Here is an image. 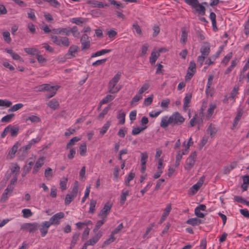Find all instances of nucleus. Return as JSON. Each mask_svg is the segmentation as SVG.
Listing matches in <instances>:
<instances>
[{
	"label": "nucleus",
	"mask_w": 249,
	"mask_h": 249,
	"mask_svg": "<svg viewBox=\"0 0 249 249\" xmlns=\"http://www.w3.org/2000/svg\"><path fill=\"white\" fill-rule=\"evenodd\" d=\"M121 75V73L118 72L115 74L110 81L108 85V90L109 92L115 93L120 90L121 87L119 85H118L117 83L120 79Z\"/></svg>",
	"instance_id": "nucleus-1"
},
{
	"label": "nucleus",
	"mask_w": 249,
	"mask_h": 249,
	"mask_svg": "<svg viewBox=\"0 0 249 249\" xmlns=\"http://www.w3.org/2000/svg\"><path fill=\"white\" fill-rule=\"evenodd\" d=\"M184 1L198 14L203 16L205 15V7L202 4L200 3L198 0H184Z\"/></svg>",
	"instance_id": "nucleus-2"
},
{
	"label": "nucleus",
	"mask_w": 249,
	"mask_h": 249,
	"mask_svg": "<svg viewBox=\"0 0 249 249\" xmlns=\"http://www.w3.org/2000/svg\"><path fill=\"white\" fill-rule=\"evenodd\" d=\"M59 87L58 86H52L50 84H43L38 87V90L40 91H46L48 92L46 94L47 98L53 97L56 93Z\"/></svg>",
	"instance_id": "nucleus-3"
},
{
	"label": "nucleus",
	"mask_w": 249,
	"mask_h": 249,
	"mask_svg": "<svg viewBox=\"0 0 249 249\" xmlns=\"http://www.w3.org/2000/svg\"><path fill=\"white\" fill-rule=\"evenodd\" d=\"M79 182L75 181L72 190L70 193L67 194L65 199V203L66 205H69L77 196L78 193Z\"/></svg>",
	"instance_id": "nucleus-4"
},
{
	"label": "nucleus",
	"mask_w": 249,
	"mask_h": 249,
	"mask_svg": "<svg viewBox=\"0 0 249 249\" xmlns=\"http://www.w3.org/2000/svg\"><path fill=\"white\" fill-rule=\"evenodd\" d=\"M51 39L54 44L59 46L68 47L70 44L69 39L67 36H53Z\"/></svg>",
	"instance_id": "nucleus-5"
},
{
	"label": "nucleus",
	"mask_w": 249,
	"mask_h": 249,
	"mask_svg": "<svg viewBox=\"0 0 249 249\" xmlns=\"http://www.w3.org/2000/svg\"><path fill=\"white\" fill-rule=\"evenodd\" d=\"M113 204L110 201L107 202L104 205L103 208L100 211L98 215L100 218L106 219L110 213Z\"/></svg>",
	"instance_id": "nucleus-6"
},
{
	"label": "nucleus",
	"mask_w": 249,
	"mask_h": 249,
	"mask_svg": "<svg viewBox=\"0 0 249 249\" xmlns=\"http://www.w3.org/2000/svg\"><path fill=\"white\" fill-rule=\"evenodd\" d=\"M196 152H194L188 157L186 160L185 164L184 165L185 170L189 171L193 168L196 162Z\"/></svg>",
	"instance_id": "nucleus-7"
},
{
	"label": "nucleus",
	"mask_w": 249,
	"mask_h": 249,
	"mask_svg": "<svg viewBox=\"0 0 249 249\" xmlns=\"http://www.w3.org/2000/svg\"><path fill=\"white\" fill-rule=\"evenodd\" d=\"M205 180V177L202 176L198 181L193 185L189 190L188 194L190 196L194 195L198 191L199 188L203 185Z\"/></svg>",
	"instance_id": "nucleus-8"
},
{
	"label": "nucleus",
	"mask_w": 249,
	"mask_h": 249,
	"mask_svg": "<svg viewBox=\"0 0 249 249\" xmlns=\"http://www.w3.org/2000/svg\"><path fill=\"white\" fill-rule=\"evenodd\" d=\"M173 125H180L185 121V118L178 112H175L171 115Z\"/></svg>",
	"instance_id": "nucleus-9"
},
{
	"label": "nucleus",
	"mask_w": 249,
	"mask_h": 249,
	"mask_svg": "<svg viewBox=\"0 0 249 249\" xmlns=\"http://www.w3.org/2000/svg\"><path fill=\"white\" fill-rule=\"evenodd\" d=\"M64 217V213L62 212H59L54 214L50 218L49 223L51 225H58L61 219Z\"/></svg>",
	"instance_id": "nucleus-10"
},
{
	"label": "nucleus",
	"mask_w": 249,
	"mask_h": 249,
	"mask_svg": "<svg viewBox=\"0 0 249 249\" xmlns=\"http://www.w3.org/2000/svg\"><path fill=\"white\" fill-rule=\"evenodd\" d=\"M78 47L76 45H71L69 49L68 53L65 54V58L62 61H65L67 59H71L76 56Z\"/></svg>",
	"instance_id": "nucleus-11"
},
{
	"label": "nucleus",
	"mask_w": 249,
	"mask_h": 249,
	"mask_svg": "<svg viewBox=\"0 0 249 249\" xmlns=\"http://www.w3.org/2000/svg\"><path fill=\"white\" fill-rule=\"evenodd\" d=\"M81 49L82 51L86 50L89 48L90 42L89 36L87 34H84L81 37Z\"/></svg>",
	"instance_id": "nucleus-12"
},
{
	"label": "nucleus",
	"mask_w": 249,
	"mask_h": 249,
	"mask_svg": "<svg viewBox=\"0 0 249 249\" xmlns=\"http://www.w3.org/2000/svg\"><path fill=\"white\" fill-rule=\"evenodd\" d=\"M169 125H173L171 115H165L161 118L160 126L161 128H166Z\"/></svg>",
	"instance_id": "nucleus-13"
},
{
	"label": "nucleus",
	"mask_w": 249,
	"mask_h": 249,
	"mask_svg": "<svg viewBox=\"0 0 249 249\" xmlns=\"http://www.w3.org/2000/svg\"><path fill=\"white\" fill-rule=\"evenodd\" d=\"M7 135H9L11 137L16 136V127L9 125L5 127L1 134V137L4 138Z\"/></svg>",
	"instance_id": "nucleus-14"
},
{
	"label": "nucleus",
	"mask_w": 249,
	"mask_h": 249,
	"mask_svg": "<svg viewBox=\"0 0 249 249\" xmlns=\"http://www.w3.org/2000/svg\"><path fill=\"white\" fill-rule=\"evenodd\" d=\"M171 210L172 206L171 204H167L166 207L163 209V213L160 220V223H162L166 219L167 217L169 216Z\"/></svg>",
	"instance_id": "nucleus-15"
},
{
	"label": "nucleus",
	"mask_w": 249,
	"mask_h": 249,
	"mask_svg": "<svg viewBox=\"0 0 249 249\" xmlns=\"http://www.w3.org/2000/svg\"><path fill=\"white\" fill-rule=\"evenodd\" d=\"M45 158L44 157H39L36 160L35 165L33 170V173L36 174L39 169L44 165Z\"/></svg>",
	"instance_id": "nucleus-16"
},
{
	"label": "nucleus",
	"mask_w": 249,
	"mask_h": 249,
	"mask_svg": "<svg viewBox=\"0 0 249 249\" xmlns=\"http://www.w3.org/2000/svg\"><path fill=\"white\" fill-rule=\"evenodd\" d=\"M217 130L215 126L211 124L207 128L206 134L211 138L213 139L217 133Z\"/></svg>",
	"instance_id": "nucleus-17"
},
{
	"label": "nucleus",
	"mask_w": 249,
	"mask_h": 249,
	"mask_svg": "<svg viewBox=\"0 0 249 249\" xmlns=\"http://www.w3.org/2000/svg\"><path fill=\"white\" fill-rule=\"evenodd\" d=\"M50 226V224L47 221H44L41 223L40 231L42 237H44L46 235Z\"/></svg>",
	"instance_id": "nucleus-18"
},
{
	"label": "nucleus",
	"mask_w": 249,
	"mask_h": 249,
	"mask_svg": "<svg viewBox=\"0 0 249 249\" xmlns=\"http://www.w3.org/2000/svg\"><path fill=\"white\" fill-rule=\"evenodd\" d=\"M54 33L55 34L65 35L69 36L72 30L70 28H59L54 29Z\"/></svg>",
	"instance_id": "nucleus-19"
},
{
	"label": "nucleus",
	"mask_w": 249,
	"mask_h": 249,
	"mask_svg": "<svg viewBox=\"0 0 249 249\" xmlns=\"http://www.w3.org/2000/svg\"><path fill=\"white\" fill-rule=\"evenodd\" d=\"M210 52V46L208 43H204L200 48L201 54L207 57Z\"/></svg>",
	"instance_id": "nucleus-20"
},
{
	"label": "nucleus",
	"mask_w": 249,
	"mask_h": 249,
	"mask_svg": "<svg viewBox=\"0 0 249 249\" xmlns=\"http://www.w3.org/2000/svg\"><path fill=\"white\" fill-rule=\"evenodd\" d=\"M88 3L92 7L104 8L107 6L106 4L96 0H90L88 1Z\"/></svg>",
	"instance_id": "nucleus-21"
},
{
	"label": "nucleus",
	"mask_w": 249,
	"mask_h": 249,
	"mask_svg": "<svg viewBox=\"0 0 249 249\" xmlns=\"http://www.w3.org/2000/svg\"><path fill=\"white\" fill-rule=\"evenodd\" d=\"M192 98V94L188 93L185 96L183 99V109L186 111L188 107H190V103Z\"/></svg>",
	"instance_id": "nucleus-22"
},
{
	"label": "nucleus",
	"mask_w": 249,
	"mask_h": 249,
	"mask_svg": "<svg viewBox=\"0 0 249 249\" xmlns=\"http://www.w3.org/2000/svg\"><path fill=\"white\" fill-rule=\"evenodd\" d=\"M129 195V191L124 189L121 192L120 196V202L121 205H124L126 200V197Z\"/></svg>",
	"instance_id": "nucleus-23"
},
{
	"label": "nucleus",
	"mask_w": 249,
	"mask_h": 249,
	"mask_svg": "<svg viewBox=\"0 0 249 249\" xmlns=\"http://www.w3.org/2000/svg\"><path fill=\"white\" fill-rule=\"evenodd\" d=\"M216 105L211 103L209 105L207 111L206 113V117L208 119H210L213 114L215 109L216 108Z\"/></svg>",
	"instance_id": "nucleus-24"
},
{
	"label": "nucleus",
	"mask_w": 249,
	"mask_h": 249,
	"mask_svg": "<svg viewBox=\"0 0 249 249\" xmlns=\"http://www.w3.org/2000/svg\"><path fill=\"white\" fill-rule=\"evenodd\" d=\"M202 122V119L197 116L196 114L190 121L189 124L191 127L195 126L196 124H199Z\"/></svg>",
	"instance_id": "nucleus-25"
},
{
	"label": "nucleus",
	"mask_w": 249,
	"mask_h": 249,
	"mask_svg": "<svg viewBox=\"0 0 249 249\" xmlns=\"http://www.w3.org/2000/svg\"><path fill=\"white\" fill-rule=\"evenodd\" d=\"M237 165L236 162H233L230 164L225 166L223 168V173L227 174L229 173L232 169L235 168Z\"/></svg>",
	"instance_id": "nucleus-26"
},
{
	"label": "nucleus",
	"mask_w": 249,
	"mask_h": 249,
	"mask_svg": "<svg viewBox=\"0 0 249 249\" xmlns=\"http://www.w3.org/2000/svg\"><path fill=\"white\" fill-rule=\"evenodd\" d=\"M125 113L123 110H120L118 112L117 116L120 124H123L125 122Z\"/></svg>",
	"instance_id": "nucleus-27"
},
{
	"label": "nucleus",
	"mask_w": 249,
	"mask_h": 249,
	"mask_svg": "<svg viewBox=\"0 0 249 249\" xmlns=\"http://www.w3.org/2000/svg\"><path fill=\"white\" fill-rule=\"evenodd\" d=\"M160 56L159 52L152 51L149 58V61L152 65H154L158 57Z\"/></svg>",
	"instance_id": "nucleus-28"
},
{
	"label": "nucleus",
	"mask_w": 249,
	"mask_h": 249,
	"mask_svg": "<svg viewBox=\"0 0 249 249\" xmlns=\"http://www.w3.org/2000/svg\"><path fill=\"white\" fill-rule=\"evenodd\" d=\"M115 98V96L113 95L108 94L106 97H105L100 102V107L103 104H107L111 101H112Z\"/></svg>",
	"instance_id": "nucleus-29"
},
{
	"label": "nucleus",
	"mask_w": 249,
	"mask_h": 249,
	"mask_svg": "<svg viewBox=\"0 0 249 249\" xmlns=\"http://www.w3.org/2000/svg\"><path fill=\"white\" fill-rule=\"evenodd\" d=\"M100 236L101 235H99L98 234L95 235L87 241L86 243L88 246H93L98 242Z\"/></svg>",
	"instance_id": "nucleus-30"
},
{
	"label": "nucleus",
	"mask_w": 249,
	"mask_h": 249,
	"mask_svg": "<svg viewBox=\"0 0 249 249\" xmlns=\"http://www.w3.org/2000/svg\"><path fill=\"white\" fill-rule=\"evenodd\" d=\"M209 18L212 21V26L213 31H217V28L216 27V15L215 13L213 12H211Z\"/></svg>",
	"instance_id": "nucleus-31"
},
{
	"label": "nucleus",
	"mask_w": 249,
	"mask_h": 249,
	"mask_svg": "<svg viewBox=\"0 0 249 249\" xmlns=\"http://www.w3.org/2000/svg\"><path fill=\"white\" fill-rule=\"evenodd\" d=\"M201 223V220L197 218H192L187 220L186 223L193 226H196Z\"/></svg>",
	"instance_id": "nucleus-32"
},
{
	"label": "nucleus",
	"mask_w": 249,
	"mask_h": 249,
	"mask_svg": "<svg viewBox=\"0 0 249 249\" xmlns=\"http://www.w3.org/2000/svg\"><path fill=\"white\" fill-rule=\"evenodd\" d=\"M111 51L112 50L111 49H103L100 51H97L95 53H93L91 54V57H94L101 56L102 55L105 54V53H110L111 52Z\"/></svg>",
	"instance_id": "nucleus-33"
},
{
	"label": "nucleus",
	"mask_w": 249,
	"mask_h": 249,
	"mask_svg": "<svg viewBox=\"0 0 249 249\" xmlns=\"http://www.w3.org/2000/svg\"><path fill=\"white\" fill-rule=\"evenodd\" d=\"M214 76L213 75H210L208 77V82L206 85L205 91L207 94L210 91V87L213 84V80Z\"/></svg>",
	"instance_id": "nucleus-34"
},
{
	"label": "nucleus",
	"mask_w": 249,
	"mask_h": 249,
	"mask_svg": "<svg viewBox=\"0 0 249 249\" xmlns=\"http://www.w3.org/2000/svg\"><path fill=\"white\" fill-rule=\"evenodd\" d=\"M47 105L51 108L55 110L58 107L59 103L56 99H53L47 103Z\"/></svg>",
	"instance_id": "nucleus-35"
},
{
	"label": "nucleus",
	"mask_w": 249,
	"mask_h": 249,
	"mask_svg": "<svg viewBox=\"0 0 249 249\" xmlns=\"http://www.w3.org/2000/svg\"><path fill=\"white\" fill-rule=\"evenodd\" d=\"M194 142L191 137H190L187 142L184 141L182 144V147L184 148L189 152V149L190 146L192 145Z\"/></svg>",
	"instance_id": "nucleus-36"
},
{
	"label": "nucleus",
	"mask_w": 249,
	"mask_h": 249,
	"mask_svg": "<svg viewBox=\"0 0 249 249\" xmlns=\"http://www.w3.org/2000/svg\"><path fill=\"white\" fill-rule=\"evenodd\" d=\"M187 36L188 32L186 30L185 28H182L181 29L180 42L183 44H185L187 41Z\"/></svg>",
	"instance_id": "nucleus-37"
},
{
	"label": "nucleus",
	"mask_w": 249,
	"mask_h": 249,
	"mask_svg": "<svg viewBox=\"0 0 249 249\" xmlns=\"http://www.w3.org/2000/svg\"><path fill=\"white\" fill-rule=\"evenodd\" d=\"M189 152L182 148L181 150H178L177 151V154L176 156V159L178 160H181L183 155L187 154Z\"/></svg>",
	"instance_id": "nucleus-38"
},
{
	"label": "nucleus",
	"mask_w": 249,
	"mask_h": 249,
	"mask_svg": "<svg viewBox=\"0 0 249 249\" xmlns=\"http://www.w3.org/2000/svg\"><path fill=\"white\" fill-rule=\"evenodd\" d=\"M87 152V145L86 143H83L79 146V154L81 156H85Z\"/></svg>",
	"instance_id": "nucleus-39"
},
{
	"label": "nucleus",
	"mask_w": 249,
	"mask_h": 249,
	"mask_svg": "<svg viewBox=\"0 0 249 249\" xmlns=\"http://www.w3.org/2000/svg\"><path fill=\"white\" fill-rule=\"evenodd\" d=\"M80 140V138H78L77 137H73L71 139L69 142L67 144V148L69 149L70 148H72L71 147L75 145L76 142L79 141Z\"/></svg>",
	"instance_id": "nucleus-40"
},
{
	"label": "nucleus",
	"mask_w": 249,
	"mask_h": 249,
	"mask_svg": "<svg viewBox=\"0 0 249 249\" xmlns=\"http://www.w3.org/2000/svg\"><path fill=\"white\" fill-rule=\"evenodd\" d=\"M68 182V178L64 177L60 180L59 185L60 188L62 191L65 190L67 189V184Z\"/></svg>",
	"instance_id": "nucleus-41"
},
{
	"label": "nucleus",
	"mask_w": 249,
	"mask_h": 249,
	"mask_svg": "<svg viewBox=\"0 0 249 249\" xmlns=\"http://www.w3.org/2000/svg\"><path fill=\"white\" fill-rule=\"evenodd\" d=\"M97 203V201L95 199H91L89 203V213H94L95 206Z\"/></svg>",
	"instance_id": "nucleus-42"
},
{
	"label": "nucleus",
	"mask_w": 249,
	"mask_h": 249,
	"mask_svg": "<svg viewBox=\"0 0 249 249\" xmlns=\"http://www.w3.org/2000/svg\"><path fill=\"white\" fill-rule=\"evenodd\" d=\"M238 89H239L238 87L235 86L233 88V89L231 93L230 96L229 97V99L232 100V102H234V97L238 93Z\"/></svg>",
	"instance_id": "nucleus-43"
},
{
	"label": "nucleus",
	"mask_w": 249,
	"mask_h": 249,
	"mask_svg": "<svg viewBox=\"0 0 249 249\" xmlns=\"http://www.w3.org/2000/svg\"><path fill=\"white\" fill-rule=\"evenodd\" d=\"M147 128V126H141L134 127L132 130V134L136 135L140 133L142 131Z\"/></svg>",
	"instance_id": "nucleus-44"
},
{
	"label": "nucleus",
	"mask_w": 249,
	"mask_h": 249,
	"mask_svg": "<svg viewBox=\"0 0 249 249\" xmlns=\"http://www.w3.org/2000/svg\"><path fill=\"white\" fill-rule=\"evenodd\" d=\"M111 124L110 121H107L101 128L100 133L103 135L108 130Z\"/></svg>",
	"instance_id": "nucleus-45"
},
{
	"label": "nucleus",
	"mask_w": 249,
	"mask_h": 249,
	"mask_svg": "<svg viewBox=\"0 0 249 249\" xmlns=\"http://www.w3.org/2000/svg\"><path fill=\"white\" fill-rule=\"evenodd\" d=\"M135 177V174L132 172H130L126 179H125V184L126 186H129V182L131 180H132Z\"/></svg>",
	"instance_id": "nucleus-46"
},
{
	"label": "nucleus",
	"mask_w": 249,
	"mask_h": 249,
	"mask_svg": "<svg viewBox=\"0 0 249 249\" xmlns=\"http://www.w3.org/2000/svg\"><path fill=\"white\" fill-rule=\"evenodd\" d=\"M232 56V53L231 52L229 53H228L223 59V60L221 61V64L224 65V66H226Z\"/></svg>",
	"instance_id": "nucleus-47"
},
{
	"label": "nucleus",
	"mask_w": 249,
	"mask_h": 249,
	"mask_svg": "<svg viewBox=\"0 0 249 249\" xmlns=\"http://www.w3.org/2000/svg\"><path fill=\"white\" fill-rule=\"evenodd\" d=\"M44 175L47 179H51L53 176L52 169L50 167L47 168L45 170Z\"/></svg>",
	"instance_id": "nucleus-48"
},
{
	"label": "nucleus",
	"mask_w": 249,
	"mask_h": 249,
	"mask_svg": "<svg viewBox=\"0 0 249 249\" xmlns=\"http://www.w3.org/2000/svg\"><path fill=\"white\" fill-rule=\"evenodd\" d=\"M148 159V154L147 153L142 152L141 153V164H146V163Z\"/></svg>",
	"instance_id": "nucleus-49"
},
{
	"label": "nucleus",
	"mask_w": 249,
	"mask_h": 249,
	"mask_svg": "<svg viewBox=\"0 0 249 249\" xmlns=\"http://www.w3.org/2000/svg\"><path fill=\"white\" fill-rule=\"evenodd\" d=\"M24 50L26 53L30 54L31 55H36L37 53H38V51L37 49L35 48H25Z\"/></svg>",
	"instance_id": "nucleus-50"
},
{
	"label": "nucleus",
	"mask_w": 249,
	"mask_h": 249,
	"mask_svg": "<svg viewBox=\"0 0 249 249\" xmlns=\"http://www.w3.org/2000/svg\"><path fill=\"white\" fill-rule=\"evenodd\" d=\"M33 161H30L28 162V165H26L23 168V176L26 175L32 168V166L34 164Z\"/></svg>",
	"instance_id": "nucleus-51"
},
{
	"label": "nucleus",
	"mask_w": 249,
	"mask_h": 249,
	"mask_svg": "<svg viewBox=\"0 0 249 249\" xmlns=\"http://www.w3.org/2000/svg\"><path fill=\"white\" fill-rule=\"evenodd\" d=\"M22 216L24 218H28L33 214L31 211L29 209H24L22 210Z\"/></svg>",
	"instance_id": "nucleus-52"
},
{
	"label": "nucleus",
	"mask_w": 249,
	"mask_h": 249,
	"mask_svg": "<svg viewBox=\"0 0 249 249\" xmlns=\"http://www.w3.org/2000/svg\"><path fill=\"white\" fill-rule=\"evenodd\" d=\"M154 223H151L150 225H148V226L146 228V231L144 233V234L143 235V238H149V237H147L148 234L149 233V232L152 230L153 228L154 227Z\"/></svg>",
	"instance_id": "nucleus-53"
},
{
	"label": "nucleus",
	"mask_w": 249,
	"mask_h": 249,
	"mask_svg": "<svg viewBox=\"0 0 249 249\" xmlns=\"http://www.w3.org/2000/svg\"><path fill=\"white\" fill-rule=\"evenodd\" d=\"M142 98V94H140V93L138 92V93H137L134 97L132 98L131 101V104L133 105L135 103L138 102Z\"/></svg>",
	"instance_id": "nucleus-54"
},
{
	"label": "nucleus",
	"mask_w": 249,
	"mask_h": 249,
	"mask_svg": "<svg viewBox=\"0 0 249 249\" xmlns=\"http://www.w3.org/2000/svg\"><path fill=\"white\" fill-rule=\"evenodd\" d=\"M114 234H113L112 233H111L110 235L109 236V238L107 239L103 243V246H106L113 242L115 239V238L114 236Z\"/></svg>",
	"instance_id": "nucleus-55"
},
{
	"label": "nucleus",
	"mask_w": 249,
	"mask_h": 249,
	"mask_svg": "<svg viewBox=\"0 0 249 249\" xmlns=\"http://www.w3.org/2000/svg\"><path fill=\"white\" fill-rule=\"evenodd\" d=\"M243 184L242 187L244 190H246L247 188V185L249 184V176L245 175L243 177Z\"/></svg>",
	"instance_id": "nucleus-56"
},
{
	"label": "nucleus",
	"mask_w": 249,
	"mask_h": 249,
	"mask_svg": "<svg viewBox=\"0 0 249 249\" xmlns=\"http://www.w3.org/2000/svg\"><path fill=\"white\" fill-rule=\"evenodd\" d=\"M106 221V219L105 218H101V220H98L94 229V231H98Z\"/></svg>",
	"instance_id": "nucleus-57"
},
{
	"label": "nucleus",
	"mask_w": 249,
	"mask_h": 249,
	"mask_svg": "<svg viewBox=\"0 0 249 249\" xmlns=\"http://www.w3.org/2000/svg\"><path fill=\"white\" fill-rule=\"evenodd\" d=\"M16 144L13 146V147L11 150L9 152L8 155L7 156V159L8 160H11L15 157V155L16 154Z\"/></svg>",
	"instance_id": "nucleus-58"
},
{
	"label": "nucleus",
	"mask_w": 249,
	"mask_h": 249,
	"mask_svg": "<svg viewBox=\"0 0 249 249\" xmlns=\"http://www.w3.org/2000/svg\"><path fill=\"white\" fill-rule=\"evenodd\" d=\"M16 181V177H14L11 181V184L8 185L7 188L5 189L6 191H7L9 193H11L14 189L13 185Z\"/></svg>",
	"instance_id": "nucleus-59"
},
{
	"label": "nucleus",
	"mask_w": 249,
	"mask_h": 249,
	"mask_svg": "<svg viewBox=\"0 0 249 249\" xmlns=\"http://www.w3.org/2000/svg\"><path fill=\"white\" fill-rule=\"evenodd\" d=\"M12 103L11 101L7 100L0 99V106L5 107H9L12 105Z\"/></svg>",
	"instance_id": "nucleus-60"
},
{
	"label": "nucleus",
	"mask_w": 249,
	"mask_h": 249,
	"mask_svg": "<svg viewBox=\"0 0 249 249\" xmlns=\"http://www.w3.org/2000/svg\"><path fill=\"white\" fill-rule=\"evenodd\" d=\"M90 186H88L86 187V188L85 191L84 196L83 197V198L81 200L82 203H84L85 201L86 198H87L89 197V193H90Z\"/></svg>",
	"instance_id": "nucleus-61"
},
{
	"label": "nucleus",
	"mask_w": 249,
	"mask_h": 249,
	"mask_svg": "<svg viewBox=\"0 0 249 249\" xmlns=\"http://www.w3.org/2000/svg\"><path fill=\"white\" fill-rule=\"evenodd\" d=\"M242 116V112L241 111H239L237 112L236 117L234 120L233 125L234 126H235L237 124L238 121L240 120L241 117Z\"/></svg>",
	"instance_id": "nucleus-62"
},
{
	"label": "nucleus",
	"mask_w": 249,
	"mask_h": 249,
	"mask_svg": "<svg viewBox=\"0 0 249 249\" xmlns=\"http://www.w3.org/2000/svg\"><path fill=\"white\" fill-rule=\"evenodd\" d=\"M149 88V84L148 83H145L143 84L140 89L139 90L138 92L140 94H142V93L147 90Z\"/></svg>",
	"instance_id": "nucleus-63"
},
{
	"label": "nucleus",
	"mask_w": 249,
	"mask_h": 249,
	"mask_svg": "<svg viewBox=\"0 0 249 249\" xmlns=\"http://www.w3.org/2000/svg\"><path fill=\"white\" fill-rule=\"evenodd\" d=\"M14 114H10L2 117L1 121L2 122H9L14 117Z\"/></svg>",
	"instance_id": "nucleus-64"
}]
</instances>
